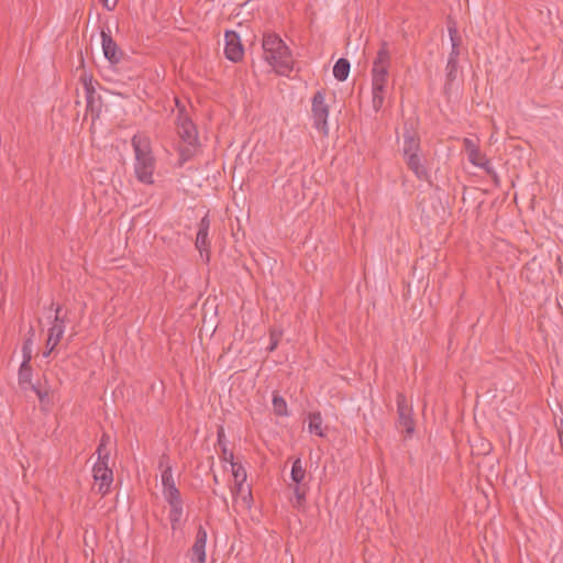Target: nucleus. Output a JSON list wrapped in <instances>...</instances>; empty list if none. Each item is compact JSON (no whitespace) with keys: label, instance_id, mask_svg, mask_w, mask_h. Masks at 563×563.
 I'll list each match as a JSON object with an SVG mask.
<instances>
[{"label":"nucleus","instance_id":"14","mask_svg":"<svg viewBox=\"0 0 563 563\" xmlns=\"http://www.w3.org/2000/svg\"><path fill=\"white\" fill-rule=\"evenodd\" d=\"M102 36V51L104 57L112 64H117L120 60V55L117 49V44L106 33Z\"/></svg>","mask_w":563,"mask_h":563},{"label":"nucleus","instance_id":"28","mask_svg":"<svg viewBox=\"0 0 563 563\" xmlns=\"http://www.w3.org/2000/svg\"><path fill=\"white\" fill-rule=\"evenodd\" d=\"M450 34H451V40L453 41V46H455V43H454V32L452 29H450Z\"/></svg>","mask_w":563,"mask_h":563},{"label":"nucleus","instance_id":"18","mask_svg":"<svg viewBox=\"0 0 563 563\" xmlns=\"http://www.w3.org/2000/svg\"><path fill=\"white\" fill-rule=\"evenodd\" d=\"M386 87L387 86H372V103L376 111L384 104Z\"/></svg>","mask_w":563,"mask_h":563},{"label":"nucleus","instance_id":"6","mask_svg":"<svg viewBox=\"0 0 563 563\" xmlns=\"http://www.w3.org/2000/svg\"><path fill=\"white\" fill-rule=\"evenodd\" d=\"M404 154L407 159L408 166L418 175L424 173L421 159L419 157V142L413 132L405 134Z\"/></svg>","mask_w":563,"mask_h":563},{"label":"nucleus","instance_id":"12","mask_svg":"<svg viewBox=\"0 0 563 563\" xmlns=\"http://www.w3.org/2000/svg\"><path fill=\"white\" fill-rule=\"evenodd\" d=\"M208 230H209V221L206 218H203L200 223L199 231L197 233L196 246L199 250L201 257L205 256L206 260L209 258V255H208V247H209Z\"/></svg>","mask_w":563,"mask_h":563},{"label":"nucleus","instance_id":"23","mask_svg":"<svg viewBox=\"0 0 563 563\" xmlns=\"http://www.w3.org/2000/svg\"><path fill=\"white\" fill-rule=\"evenodd\" d=\"M22 352H23V362L22 363H27L29 364L30 361H31V357H32V342H31V340H27L24 343Z\"/></svg>","mask_w":563,"mask_h":563},{"label":"nucleus","instance_id":"30","mask_svg":"<svg viewBox=\"0 0 563 563\" xmlns=\"http://www.w3.org/2000/svg\"><path fill=\"white\" fill-rule=\"evenodd\" d=\"M36 394L40 398H42V394L38 390H36Z\"/></svg>","mask_w":563,"mask_h":563},{"label":"nucleus","instance_id":"20","mask_svg":"<svg viewBox=\"0 0 563 563\" xmlns=\"http://www.w3.org/2000/svg\"><path fill=\"white\" fill-rule=\"evenodd\" d=\"M273 409L274 412L278 416L288 415L286 400L277 394L273 396Z\"/></svg>","mask_w":563,"mask_h":563},{"label":"nucleus","instance_id":"17","mask_svg":"<svg viewBox=\"0 0 563 563\" xmlns=\"http://www.w3.org/2000/svg\"><path fill=\"white\" fill-rule=\"evenodd\" d=\"M350 74V63L345 58H340L334 67H333V76L340 80L344 81Z\"/></svg>","mask_w":563,"mask_h":563},{"label":"nucleus","instance_id":"26","mask_svg":"<svg viewBox=\"0 0 563 563\" xmlns=\"http://www.w3.org/2000/svg\"><path fill=\"white\" fill-rule=\"evenodd\" d=\"M103 7L107 9V10H113L118 3V0H101Z\"/></svg>","mask_w":563,"mask_h":563},{"label":"nucleus","instance_id":"8","mask_svg":"<svg viewBox=\"0 0 563 563\" xmlns=\"http://www.w3.org/2000/svg\"><path fill=\"white\" fill-rule=\"evenodd\" d=\"M224 54L232 62H239L243 58L244 48L240 36L235 32L225 33Z\"/></svg>","mask_w":563,"mask_h":563},{"label":"nucleus","instance_id":"4","mask_svg":"<svg viewBox=\"0 0 563 563\" xmlns=\"http://www.w3.org/2000/svg\"><path fill=\"white\" fill-rule=\"evenodd\" d=\"M333 99L334 95L325 90H318L311 99L313 125L323 135H328L329 133L328 118L330 113V101Z\"/></svg>","mask_w":563,"mask_h":563},{"label":"nucleus","instance_id":"7","mask_svg":"<svg viewBox=\"0 0 563 563\" xmlns=\"http://www.w3.org/2000/svg\"><path fill=\"white\" fill-rule=\"evenodd\" d=\"M389 56L385 49H380L373 64L372 86H387Z\"/></svg>","mask_w":563,"mask_h":563},{"label":"nucleus","instance_id":"24","mask_svg":"<svg viewBox=\"0 0 563 563\" xmlns=\"http://www.w3.org/2000/svg\"><path fill=\"white\" fill-rule=\"evenodd\" d=\"M400 423L407 433L412 432V430H413L412 422L408 417L405 416V413L402 412V409H400Z\"/></svg>","mask_w":563,"mask_h":563},{"label":"nucleus","instance_id":"16","mask_svg":"<svg viewBox=\"0 0 563 563\" xmlns=\"http://www.w3.org/2000/svg\"><path fill=\"white\" fill-rule=\"evenodd\" d=\"M63 334H64V324L62 322H59L58 317H56V322L51 328L48 339H47V346H49L51 351L54 350V347L58 344Z\"/></svg>","mask_w":563,"mask_h":563},{"label":"nucleus","instance_id":"3","mask_svg":"<svg viewBox=\"0 0 563 563\" xmlns=\"http://www.w3.org/2000/svg\"><path fill=\"white\" fill-rule=\"evenodd\" d=\"M162 486L164 498L169 505L168 518L172 529L176 530L183 525L184 506L180 494L175 486L172 470L168 465H166L165 470L162 472Z\"/></svg>","mask_w":563,"mask_h":563},{"label":"nucleus","instance_id":"19","mask_svg":"<svg viewBox=\"0 0 563 563\" xmlns=\"http://www.w3.org/2000/svg\"><path fill=\"white\" fill-rule=\"evenodd\" d=\"M308 429H309V432L314 433L319 437L324 435V431H323V427H322V419L319 413H311L309 416Z\"/></svg>","mask_w":563,"mask_h":563},{"label":"nucleus","instance_id":"9","mask_svg":"<svg viewBox=\"0 0 563 563\" xmlns=\"http://www.w3.org/2000/svg\"><path fill=\"white\" fill-rule=\"evenodd\" d=\"M153 157L135 158V174L142 183L151 184L153 181Z\"/></svg>","mask_w":563,"mask_h":563},{"label":"nucleus","instance_id":"13","mask_svg":"<svg viewBox=\"0 0 563 563\" xmlns=\"http://www.w3.org/2000/svg\"><path fill=\"white\" fill-rule=\"evenodd\" d=\"M133 148L135 158L153 157L151 152L150 140L145 135H135L133 137Z\"/></svg>","mask_w":563,"mask_h":563},{"label":"nucleus","instance_id":"25","mask_svg":"<svg viewBox=\"0 0 563 563\" xmlns=\"http://www.w3.org/2000/svg\"><path fill=\"white\" fill-rule=\"evenodd\" d=\"M279 338H280L279 333H272L271 334V340H272V343H271V346H269L271 351L276 349V346L278 344V341H279Z\"/></svg>","mask_w":563,"mask_h":563},{"label":"nucleus","instance_id":"10","mask_svg":"<svg viewBox=\"0 0 563 563\" xmlns=\"http://www.w3.org/2000/svg\"><path fill=\"white\" fill-rule=\"evenodd\" d=\"M206 543H207V531L199 528L196 541L190 551V560L194 563L206 562Z\"/></svg>","mask_w":563,"mask_h":563},{"label":"nucleus","instance_id":"15","mask_svg":"<svg viewBox=\"0 0 563 563\" xmlns=\"http://www.w3.org/2000/svg\"><path fill=\"white\" fill-rule=\"evenodd\" d=\"M179 134L189 145L195 144L197 132L195 126L187 118L181 119L179 123Z\"/></svg>","mask_w":563,"mask_h":563},{"label":"nucleus","instance_id":"2","mask_svg":"<svg viewBox=\"0 0 563 563\" xmlns=\"http://www.w3.org/2000/svg\"><path fill=\"white\" fill-rule=\"evenodd\" d=\"M265 60L279 75H289L294 67L292 56L283 42L275 34H266L263 40Z\"/></svg>","mask_w":563,"mask_h":563},{"label":"nucleus","instance_id":"21","mask_svg":"<svg viewBox=\"0 0 563 563\" xmlns=\"http://www.w3.org/2000/svg\"><path fill=\"white\" fill-rule=\"evenodd\" d=\"M305 474H306V471L305 468L302 467V463H301V460L300 459H297L294 464H292V468H291V479L295 482V483H300L302 482V479L305 478Z\"/></svg>","mask_w":563,"mask_h":563},{"label":"nucleus","instance_id":"1","mask_svg":"<svg viewBox=\"0 0 563 563\" xmlns=\"http://www.w3.org/2000/svg\"><path fill=\"white\" fill-rule=\"evenodd\" d=\"M222 460L224 462V470L230 472L233 477L232 495L236 507L250 510L253 497L250 486L244 484L246 479L245 470L234 461L233 454L227 449H223Z\"/></svg>","mask_w":563,"mask_h":563},{"label":"nucleus","instance_id":"5","mask_svg":"<svg viewBox=\"0 0 563 563\" xmlns=\"http://www.w3.org/2000/svg\"><path fill=\"white\" fill-rule=\"evenodd\" d=\"M103 443L98 448L99 461L93 466V478L100 494H106L113 481L112 472L108 467V453L102 456Z\"/></svg>","mask_w":563,"mask_h":563},{"label":"nucleus","instance_id":"29","mask_svg":"<svg viewBox=\"0 0 563 563\" xmlns=\"http://www.w3.org/2000/svg\"><path fill=\"white\" fill-rule=\"evenodd\" d=\"M560 440H561V443H562V446H563V434L560 435Z\"/></svg>","mask_w":563,"mask_h":563},{"label":"nucleus","instance_id":"11","mask_svg":"<svg viewBox=\"0 0 563 563\" xmlns=\"http://www.w3.org/2000/svg\"><path fill=\"white\" fill-rule=\"evenodd\" d=\"M464 147L467 158L473 165L485 168L487 172H489L488 161L486 159L485 155L479 152L476 143L473 140L465 139Z\"/></svg>","mask_w":563,"mask_h":563},{"label":"nucleus","instance_id":"27","mask_svg":"<svg viewBox=\"0 0 563 563\" xmlns=\"http://www.w3.org/2000/svg\"><path fill=\"white\" fill-rule=\"evenodd\" d=\"M294 493H295V496H296L298 503L301 504L305 498V494L302 492H300L299 487H296Z\"/></svg>","mask_w":563,"mask_h":563},{"label":"nucleus","instance_id":"22","mask_svg":"<svg viewBox=\"0 0 563 563\" xmlns=\"http://www.w3.org/2000/svg\"><path fill=\"white\" fill-rule=\"evenodd\" d=\"M31 367L27 363H22L19 372V382L20 384H30L31 383Z\"/></svg>","mask_w":563,"mask_h":563}]
</instances>
